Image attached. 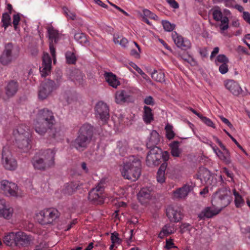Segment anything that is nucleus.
<instances>
[{
	"instance_id": "1",
	"label": "nucleus",
	"mask_w": 250,
	"mask_h": 250,
	"mask_svg": "<svg viewBox=\"0 0 250 250\" xmlns=\"http://www.w3.org/2000/svg\"><path fill=\"white\" fill-rule=\"evenodd\" d=\"M229 189L222 188L214 194L211 200L213 207H206L198 215L200 219L209 218L217 215L221 208L228 206L230 203Z\"/></svg>"
},
{
	"instance_id": "2",
	"label": "nucleus",
	"mask_w": 250,
	"mask_h": 250,
	"mask_svg": "<svg viewBox=\"0 0 250 250\" xmlns=\"http://www.w3.org/2000/svg\"><path fill=\"white\" fill-rule=\"evenodd\" d=\"M55 119L51 110L47 108L40 110L35 125V131L39 134L44 135L47 131V127L55 125Z\"/></svg>"
},
{
	"instance_id": "3",
	"label": "nucleus",
	"mask_w": 250,
	"mask_h": 250,
	"mask_svg": "<svg viewBox=\"0 0 250 250\" xmlns=\"http://www.w3.org/2000/svg\"><path fill=\"white\" fill-rule=\"evenodd\" d=\"M141 161L133 158L132 160L124 164L121 171L122 175L126 179L135 181L141 175Z\"/></svg>"
},
{
	"instance_id": "4",
	"label": "nucleus",
	"mask_w": 250,
	"mask_h": 250,
	"mask_svg": "<svg viewBox=\"0 0 250 250\" xmlns=\"http://www.w3.org/2000/svg\"><path fill=\"white\" fill-rule=\"evenodd\" d=\"M149 152L146 158V164L149 167L158 166L161 163V159L166 162L169 158V152L167 151H163L159 147L148 148Z\"/></svg>"
},
{
	"instance_id": "5",
	"label": "nucleus",
	"mask_w": 250,
	"mask_h": 250,
	"mask_svg": "<svg viewBox=\"0 0 250 250\" xmlns=\"http://www.w3.org/2000/svg\"><path fill=\"white\" fill-rule=\"evenodd\" d=\"M105 180L102 179L97 184L96 187L91 189L89 192L88 200L94 204H102L104 202V198L103 195Z\"/></svg>"
},
{
	"instance_id": "6",
	"label": "nucleus",
	"mask_w": 250,
	"mask_h": 250,
	"mask_svg": "<svg viewBox=\"0 0 250 250\" xmlns=\"http://www.w3.org/2000/svg\"><path fill=\"white\" fill-rule=\"evenodd\" d=\"M59 216L60 213L57 209L53 208H47L40 213L38 220L43 225L50 224L59 218Z\"/></svg>"
},
{
	"instance_id": "7",
	"label": "nucleus",
	"mask_w": 250,
	"mask_h": 250,
	"mask_svg": "<svg viewBox=\"0 0 250 250\" xmlns=\"http://www.w3.org/2000/svg\"><path fill=\"white\" fill-rule=\"evenodd\" d=\"M18 187L12 182L3 180L0 182V191L7 197H17Z\"/></svg>"
},
{
	"instance_id": "8",
	"label": "nucleus",
	"mask_w": 250,
	"mask_h": 250,
	"mask_svg": "<svg viewBox=\"0 0 250 250\" xmlns=\"http://www.w3.org/2000/svg\"><path fill=\"white\" fill-rule=\"evenodd\" d=\"M1 155L2 164L5 169L10 170H15L17 167V161L12 158L8 146H5L3 147Z\"/></svg>"
},
{
	"instance_id": "9",
	"label": "nucleus",
	"mask_w": 250,
	"mask_h": 250,
	"mask_svg": "<svg viewBox=\"0 0 250 250\" xmlns=\"http://www.w3.org/2000/svg\"><path fill=\"white\" fill-rule=\"evenodd\" d=\"M54 84L50 79L41 83L38 89V98L41 100L46 99L55 89L53 87Z\"/></svg>"
},
{
	"instance_id": "10",
	"label": "nucleus",
	"mask_w": 250,
	"mask_h": 250,
	"mask_svg": "<svg viewBox=\"0 0 250 250\" xmlns=\"http://www.w3.org/2000/svg\"><path fill=\"white\" fill-rule=\"evenodd\" d=\"M31 137L30 133H26L25 135L16 136L15 141L18 147L24 152H27L31 148Z\"/></svg>"
},
{
	"instance_id": "11",
	"label": "nucleus",
	"mask_w": 250,
	"mask_h": 250,
	"mask_svg": "<svg viewBox=\"0 0 250 250\" xmlns=\"http://www.w3.org/2000/svg\"><path fill=\"white\" fill-rule=\"evenodd\" d=\"M14 46L12 43H8L5 45L4 49L0 57V63L3 65L10 63L13 60Z\"/></svg>"
},
{
	"instance_id": "12",
	"label": "nucleus",
	"mask_w": 250,
	"mask_h": 250,
	"mask_svg": "<svg viewBox=\"0 0 250 250\" xmlns=\"http://www.w3.org/2000/svg\"><path fill=\"white\" fill-rule=\"evenodd\" d=\"M95 114L97 118L106 122L109 118V109L107 104L102 101L99 102L95 106Z\"/></svg>"
},
{
	"instance_id": "13",
	"label": "nucleus",
	"mask_w": 250,
	"mask_h": 250,
	"mask_svg": "<svg viewBox=\"0 0 250 250\" xmlns=\"http://www.w3.org/2000/svg\"><path fill=\"white\" fill-rule=\"evenodd\" d=\"M20 83L17 80H10L6 82L4 87L5 96L8 98L14 97L18 92Z\"/></svg>"
},
{
	"instance_id": "14",
	"label": "nucleus",
	"mask_w": 250,
	"mask_h": 250,
	"mask_svg": "<svg viewBox=\"0 0 250 250\" xmlns=\"http://www.w3.org/2000/svg\"><path fill=\"white\" fill-rule=\"evenodd\" d=\"M55 151L51 149L41 150L39 152L40 157L47 163L46 165L50 167H54L55 165Z\"/></svg>"
},
{
	"instance_id": "15",
	"label": "nucleus",
	"mask_w": 250,
	"mask_h": 250,
	"mask_svg": "<svg viewBox=\"0 0 250 250\" xmlns=\"http://www.w3.org/2000/svg\"><path fill=\"white\" fill-rule=\"evenodd\" d=\"M91 140L86 137L79 135L77 137L71 142V146L77 150L82 151L85 149Z\"/></svg>"
},
{
	"instance_id": "16",
	"label": "nucleus",
	"mask_w": 250,
	"mask_h": 250,
	"mask_svg": "<svg viewBox=\"0 0 250 250\" xmlns=\"http://www.w3.org/2000/svg\"><path fill=\"white\" fill-rule=\"evenodd\" d=\"M172 39L176 46L183 50H186L191 47V43L188 40H184L175 31L172 33Z\"/></svg>"
},
{
	"instance_id": "17",
	"label": "nucleus",
	"mask_w": 250,
	"mask_h": 250,
	"mask_svg": "<svg viewBox=\"0 0 250 250\" xmlns=\"http://www.w3.org/2000/svg\"><path fill=\"white\" fill-rule=\"evenodd\" d=\"M152 188L151 187H145L141 189L137 194L138 199L142 204L147 203L152 196Z\"/></svg>"
},
{
	"instance_id": "18",
	"label": "nucleus",
	"mask_w": 250,
	"mask_h": 250,
	"mask_svg": "<svg viewBox=\"0 0 250 250\" xmlns=\"http://www.w3.org/2000/svg\"><path fill=\"white\" fill-rule=\"evenodd\" d=\"M166 214L170 221L173 222H179L183 216L180 209L170 207L167 209Z\"/></svg>"
},
{
	"instance_id": "19",
	"label": "nucleus",
	"mask_w": 250,
	"mask_h": 250,
	"mask_svg": "<svg viewBox=\"0 0 250 250\" xmlns=\"http://www.w3.org/2000/svg\"><path fill=\"white\" fill-rule=\"evenodd\" d=\"M225 86L234 96L242 94V90L240 85L234 80H228L225 82Z\"/></svg>"
},
{
	"instance_id": "20",
	"label": "nucleus",
	"mask_w": 250,
	"mask_h": 250,
	"mask_svg": "<svg viewBox=\"0 0 250 250\" xmlns=\"http://www.w3.org/2000/svg\"><path fill=\"white\" fill-rule=\"evenodd\" d=\"M51 68V59L48 54H44L42 57V66L40 71L42 77H46L49 74Z\"/></svg>"
},
{
	"instance_id": "21",
	"label": "nucleus",
	"mask_w": 250,
	"mask_h": 250,
	"mask_svg": "<svg viewBox=\"0 0 250 250\" xmlns=\"http://www.w3.org/2000/svg\"><path fill=\"white\" fill-rule=\"evenodd\" d=\"M132 100V96L128 90L118 91L115 94V102L118 104L131 102Z\"/></svg>"
},
{
	"instance_id": "22",
	"label": "nucleus",
	"mask_w": 250,
	"mask_h": 250,
	"mask_svg": "<svg viewBox=\"0 0 250 250\" xmlns=\"http://www.w3.org/2000/svg\"><path fill=\"white\" fill-rule=\"evenodd\" d=\"M17 247L21 248L23 247L28 246L31 241L29 235L22 231L17 232Z\"/></svg>"
},
{
	"instance_id": "23",
	"label": "nucleus",
	"mask_w": 250,
	"mask_h": 250,
	"mask_svg": "<svg viewBox=\"0 0 250 250\" xmlns=\"http://www.w3.org/2000/svg\"><path fill=\"white\" fill-rule=\"evenodd\" d=\"M192 189L193 187L191 185H185L182 187L173 191V197L176 199L185 198Z\"/></svg>"
},
{
	"instance_id": "24",
	"label": "nucleus",
	"mask_w": 250,
	"mask_h": 250,
	"mask_svg": "<svg viewBox=\"0 0 250 250\" xmlns=\"http://www.w3.org/2000/svg\"><path fill=\"white\" fill-rule=\"evenodd\" d=\"M17 232H11L6 234L3 237V243L12 248L17 247Z\"/></svg>"
},
{
	"instance_id": "25",
	"label": "nucleus",
	"mask_w": 250,
	"mask_h": 250,
	"mask_svg": "<svg viewBox=\"0 0 250 250\" xmlns=\"http://www.w3.org/2000/svg\"><path fill=\"white\" fill-rule=\"evenodd\" d=\"M160 142V137L159 133L156 130H152L150 134L148 142L146 143L147 148H154L157 147V145Z\"/></svg>"
},
{
	"instance_id": "26",
	"label": "nucleus",
	"mask_w": 250,
	"mask_h": 250,
	"mask_svg": "<svg viewBox=\"0 0 250 250\" xmlns=\"http://www.w3.org/2000/svg\"><path fill=\"white\" fill-rule=\"evenodd\" d=\"M93 134V127L89 124H85L80 128L79 135L91 140Z\"/></svg>"
},
{
	"instance_id": "27",
	"label": "nucleus",
	"mask_w": 250,
	"mask_h": 250,
	"mask_svg": "<svg viewBox=\"0 0 250 250\" xmlns=\"http://www.w3.org/2000/svg\"><path fill=\"white\" fill-rule=\"evenodd\" d=\"M2 207L0 208V217H3L6 219H10L13 214V208L4 204V201H0Z\"/></svg>"
},
{
	"instance_id": "28",
	"label": "nucleus",
	"mask_w": 250,
	"mask_h": 250,
	"mask_svg": "<svg viewBox=\"0 0 250 250\" xmlns=\"http://www.w3.org/2000/svg\"><path fill=\"white\" fill-rule=\"evenodd\" d=\"M180 142L174 141L169 144L171 155L174 157H180L182 153V149L179 147Z\"/></svg>"
},
{
	"instance_id": "29",
	"label": "nucleus",
	"mask_w": 250,
	"mask_h": 250,
	"mask_svg": "<svg viewBox=\"0 0 250 250\" xmlns=\"http://www.w3.org/2000/svg\"><path fill=\"white\" fill-rule=\"evenodd\" d=\"M104 76L105 81L110 86L114 88H117L120 84V82L118 80L116 76L112 72H105Z\"/></svg>"
},
{
	"instance_id": "30",
	"label": "nucleus",
	"mask_w": 250,
	"mask_h": 250,
	"mask_svg": "<svg viewBox=\"0 0 250 250\" xmlns=\"http://www.w3.org/2000/svg\"><path fill=\"white\" fill-rule=\"evenodd\" d=\"M83 184L80 182H71L67 184L65 188V193L68 195H71L82 188Z\"/></svg>"
},
{
	"instance_id": "31",
	"label": "nucleus",
	"mask_w": 250,
	"mask_h": 250,
	"mask_svg": "<svg viewBox=\"0 0 250 250\" xmlns=\"http://www.w3.org/2000/svg\"><path fill=\"white\" fill-rule=\"evenodd\" d=\"M32 164L35 169L41 170H45L50 168L49 166L46 165L47 163L41 157L39 158L35 157L32 160Z\"/></svg>"
},
{
	"instance_id": "32",
	"label": "nucleus",
	"mask_w": 250,
	"mask_h": 250,
	"mask_svg": "<svg viewBox=\"0 0 250 250\" xmlns=\"http://www.w3.org/2000/svg\"><path fill=\"white\" fill-rule=\"evenodd\" d=\"M198 178L206 183L210 184V179L212 177L210 172L206 168L202 167L199 168L197 175Z\"/></svg>"
},
{
	"instance_id": "33",
	"label": "nucleus",
	"mask_w": 250,
	"mask_h": 250,
	"mask_svg": "<svg viewBox=\"0 0 250 250\" xmlns=\"http://www.w3.org/2000/svg\"><path fill=\"white\" fill-rule=\"evenodd\" d=\"M143 119L146 124H150L154 121V115L150 107L146 105L144 107Z\"/></svg>"
},
{
	"instance_id": "34",
	"label": "nucleus",
	"mask_w": 250,
	"mask_h": 250,
	"mask_svg": "<svg viewBox=\"0 0 250 250\" xmlns=\"http://www.w3.org/2000/svg\"><path fill=\"white\" fill-rule=\"evenodd\" d=\"M71 80L76 83L82 84L83 81V75L78 69L73 70L70 74Z\"/></svg>"
},
{
	"instance_id": "35",
	"label": "nucleus",
	"mask_w": 250,
	"mask_h": 250,
	"mask_svg": "<svg viewBox=\"0 0 250 250\" xmlns=\"http://www.w3.org/2000/svg\"><path fill=\"white\" fill-rule=\"evenodd\" d=\"M47 33L49 43L54 42V44H57L60 40V34L57 30L53 27H48Z\"/></svg>"
},
{
	"instance_id": "36",
	"label": "nucleus",
	"mask_w": 250,
	"mask_h": 250,
	"mask_svg": "<svg viewBox=\"0 0 250 250\" xmlns=\"http://www.w3.org/2000/svg\"><path fill=\"white\" fill-rule=\"evenodd\" d=\"M167 166V162H164L160 166L157 172V179L159 183H163L165 181V170Z\"/></svg>"
},
{
	"instance_id": "37",
	"label": "nucleus",
	"mask_w": 250,
	"mask_h": 250,
	"mask_svg": "<svg viewBox=\"0 0 250 250\" xmlns=\"http://www.w3.org/2000/svg\"><path fill=\"white\" fill-rule=\"evenodd\" d=\"M211 148L219 158L224 163L227 165L231 163L230 158L225 155L224 153L221 151L218 148L216 147L215 146H211Z\"/></svg>"
},
{
	"instance_id": "38",
	"label": "nucleus",
	"mask_w": 250,
	"mask_h": 250,
	"mask_svg": "<svg viewBox=\"0 0 250 250\" xmlns=\"http://www.w3.org/2000/svg\"><path fill=\"white\" fill-rule=\"evenodd\" d=\"M74 39L77 42L83 45H87L89 44L86 35L83 33L79 32L75 34Z\"/></svg>"
},
{
	"instance_id": "39",
	"label": "nucleus",
	"mask_w": 250,
	"mask_h": 250,
	"mask_svg": "<svg viewBox=\"0 0 250 250\" xmlns=\"http://www.w3.org/2000/svg\"><path fill=\"white\" fill-rule=\"evenodd\" d=\"M51 138L57 139L61 136V130L60 127L54 126L51 127H47V132Z\"/></svg>"
},
{
	"instance_id": "40",
	"label": "nucleus",
	"mask_w": 250,
	"mask_h": 250,
	"mask_svg": "<svg viewBox=\"0 0 250 250\" xmlns=\"http://www.w3.org/2000/svg\"><path fill=\"white\" fill-rule=\"evenodd\" d=\"M165 73L160 71L158 72L156 70H154L153 72L151 73V77L155 81L158 82H165Z\"/></svg>"
},
{
	"instance_id": "41",
	"label": "nucleus",
	"mask_w": 250,
	"mask_h": 250,
	"mask_svg": "<svg viewBox=\"0 0 250 250\" xmlns=\"http://www.w3.org/2000/svg\"><path fill=\"white\" fill-rule=\"evenodd\" d=\"M26 133H29L28 128L25 125L21 124L19 125L16 130L14 131V134L16 138L17 135H25Z\"/></svg>"
},
{
	"instance_id": "42",
	"label": "nucleus",
	"mask_w": 250,
	"mask_h": 250,
	"mask_svg": "<svg viewBox=\"0 0 250 250\" xmlns=\"http://www.w3.org/2000/svg\"><path fill=\"white\" fill-rule=\"evenodd\" d=\"M51 81L53 83L54 86L53 87L55 89H57L61 84L62 82V74L61 72L58 71L56 73L55 77L54 80H51Z\"/></svg>"
},
{
	"instance_id": "43",
	"label": "nucleus",
	"mask_w": 250,
	"mask_h": 250,
	"mask_svg": "<svg viewBox=\"0 0 250 250\" xmlns=\"http://www.w3.org/2000/svg\"><path fill=\"white\" fill-rule=\"evenodd\" d=\"M233 194L235 196V204L237 208H239L242 206L244 203V200L239 193L236 191L235 189L233 190Z\"/></svg>"
},
{
	"instance_id": "44",
	"label": "nucleus",
	"mask_w": 250,
	"mask_h": 250,
	"mask_svg": "<svg viewBox=\"0 0 250 250\" xmlns=\"http://www.w3.org/2000/svg\"><path fill=\"white\" fill-rule=\"evenodd\" d=\"M66 62L68 64H75L77 58L74 53L71 51H67L65 53Z\"/></svg>"
},
{
	"instance_id": "45",
	"label": "nucleus",
	"mask_w": 250,
	"mask_h": 250,
	"mask_svg": "<svg viewBox=\"0 0 250 250\" xmlns=\"http://www.w3.org/2000/svg\"><path fill=\"white\" fill-rule=\"evenodd\" d=\"M213 19L217 21H221L223 17V14L219 7L211 9Z\"/></svg>"
},
{
	"instance_id": "46",
	"label": "nucleus",
	"mask_w": 250,
	"mask_h": 250,
	"mask_svg": "<svg viewBox=\"0 0 250 250\" xmlns=\"http://www.w3.org/2000/svg\"><path fill=\"white\" fill-rule=\"evenodd\" d=\"M166 137L168 140L172 139L175 136V133L173 130V126L167 124L165 126Z\"/></svg>"
},
{
	"instance_id": "47",
	"label": "nucleus",
	"mask_w": 250,
	"mask_h": 250,
	"mask_svg": "<svg viewBox=\"0 0 250 250\" xmlns=\"http://www.w3.org/2000/svg\"><path fill=\"white\" fill-rule=\"evenodd\" d=\"M2 26L6 29L9 25L11 24V18L9 14L4 13L2 14Z\"/></svg>"
},
{
	"instance_id": "48",
	"label": "nucleus",
	"mask_w": 250,
	"mask_h": 250,
	"mask_svg": "<svg viewBox=\"0 0 250 250\" xmlns=\"http://www.w3.org/2000/svg\"><path fill=\"white\" fill-rule=\"evenodd\" d=\"M114 42L115 43H119L124 47H125L126 44L128 43V41L126 38L123 37L121 38L119 36H118V37L114 36Z\"/></svg>"
},
{
	"instance_id": "49",
	"label": "nucleus",
	"mask_w": 250,
	"mask_h": 250,
	"mask_svg": "<svg viewBox=\"0 0 250 250\" xmlns=\"http://www.w3.org/2000/svg\"><path fill=\"white\" fill-rule=\"evenodd\" d=\"M221 25L220 26V29L222 31H225L229 28V18L227 17H222L221 21Z\"/></svg>"
},
{
	"instance_id": "50",
	"label": "nucleus",
	"mask_w": 250,
	"mask_h": 250,
	"mask_svg": "<svg viewBox=\"0 0 250 250\" xmlns=\"http://www.w3.org/2000/svg\"><path fill=\"white\" fill-rule=\"evenodd\" d=\"M162 24L164 29L166 31L168 32L172 31L175 27L174 24H171L169 21H163Z\"/></svg>"
},
{
	"instance_id": "51",
	"label": "nucleus",
	"mask_w": 250,
	"mask_h": 250,
	"mask_svg": "<svg viewBox=\"0 0 250 250\" xmlns=\"http://www.w3.org/2000/svg\"><path fill=\"white\" fill-rule=\"evenodd\" d=\"M111 240L113 244H120L122 242V239L119 237V233L115 231L111 233Z\"/></svg>"
},
{
	"instance_id": "52",
	"label": "nucleus",
	"mask_w": 250,
	"mask_h": 250,
	"mask_svg": "<svg viewBox=\"0 0 250 250\" xmlns=\"http://www.w3.org/2000/svg\"><path fill=\"white\" fill-rule=\"evenodd\" d=\"M229 62V61L228 58L224 54H220L218 55L216 59V64H218L217 62L224 64V63H228Z\"/></svg>"
},
{
	"instance_id": "53",
	"label": "nucleus",
	"mask_w": 250,
	"mask_h": 250,
	"mask_svg": "<svg viewBox=\"0 0 250 250\" xmlns=\"http://www.w3.org/2000/svg\"><path fill=\"white\" fill-rule=\"evenodd\" d=\"M201 121L205 123L206 125H207L208 126L212 127L213 128H215V126L214 125V124L212 122V121L209 119V118L203 116L202 115L199 118Z\"/></svg>"
},
{
	"instance_id": "54",
	"label": "nucleus",
	"mask_w": 250,
	"mask_h": 250,
	"mask_svg": "<svg viewBox=\"0 0 250 250\" xmlns=\"http://www.w3.org/2000/svg\"><path fill=\"white\" fill-rule=\"evenodd\" d=\"M173 228L170 227L169 225H166L162 228L163 232L167 236L173 233L172 230Z\"/></svg>"
},
{
	"instance_id": "55",
	"label": "nucleus",
	"mask_w": 250,
	"mask_h": 250,
	"mask_svg": "<svg viewBox=\"0 0 250 250\" xmlns=\"http://www.w3.org/2000/svg\"><path fill=\"white\" fill-rule=\"evenodd\" d=\"M144 15L146 17H148L149 18H151L153 20H157L158 19V17L155 14L152 13L150 10L148 9H144L143 10Z\"/></svg>"
},
{
	"instance_id": "56",
	"label": "nucleus",
	"mask_w": 250,
	"mask_h": 250,
	"mask_svg": "<svg viewBox=\"0 0 250 250\" xmlns=\"http://www.w3.org/2000/svg\"><path fill=\"white\" fill-rule=\"evenodd\" d=\"M228 135V136L231 139V140L235 144V145L241 150H242L245 153V150L243 149L242 146L238 143L237 140L234 138L226 129L223 130Z\"/></svg>"
},
{
	"instance_id": "57",
	"label": "nucleus",
	"mask_w": 250,
	"mask_h": 250,
	"mask_svg": "<svg viewBox=\"0 0 250 250\" xmlns=\"http://www.w3.org/2000/svg\"><path fill=\"white\" fill-rule=\"evenodd\" d=\"M55 44H54V42L49 43L50 52L51 56H52L54 63L55 62V61H56V58H55V57H56L55 52H55V48L54 47Z\"/></svg>"
},
{
	"instance_id": "58",
	"label": "nucleus",
	"mask_w": 250,
	"mask_h": 250,
	"mask_svg": "<svg viewBox=\"0 0 250 250\" xmlns=\"http://www.w3.org/2000/svg\"><path fill=\"white\" fill-rule=\"evenodd\" d=\"M20 21V17L19 14L14 15L13 18V24L15 30L17 29V26Z\"/></svg>"
},
{
	"instance_id": "59",
	"label": "nucleus",
	"mask_w": 250,
	"mask_h": 250,
	"mask_svg": "<svg viewBox=\"0 0 250 250\" xmlns=\"http://www.w3.org/2000/svg\"><path fill=\"white\" fill-rule=\"evenodd\" d=\"M219 70L222 74L226 73L228 71V65L227 63H224V64H221L219 67Z\"/></svg>"
},
{
	"instance_id": "60",
	"label": "nucleus",
	"mask_w": 250,
	"mask_h": 250,
	"mask_svg": "<svg viewBox=\"0 0 250 250\" xmlns=\"http://www.w3.org/2000/svg\"><path fill=\"white\" fill-rule=\"evenodd\" d=\"M218 144L223 150L224 151L223 152L224 153V155L230 158V154L229 150L225 147L222 142L220 141Z\"/></svg>"
},
{
	"instance_id": "61",
	"label": "nucleus",
	"mask_w": 250,
	"mask_h": 250,
	"mask_svg": "<svg viewBox=\"0 0 250 250\" xmlns=\"http://www.w3.org/2000/svg\"><path fill=\"white\" fill-rule=\"evenodd\" d=\"M175 247L174 246V243H173V240L171 239H167L166 240V244L165 246V248L167 250H169L172 248Z\"/></svg>"
},
{
	"instance_id": "62",
	"label": "nucleus",
	"mask_w": 250,
	"mask_h": 250,
	"mask_svg": "<svg viewBox=\"0 0 250 250\" xmlns=\"http://www.w3.org/2000/svg\"><path fill=\"white\" fill-rule=\"evenodd\" d=\"M219 118L221 119V120L224 124H225L226 125H227L230 129H233L234 128L233 125L231 124V123L229 121L228 119H227V118L224 117L222 116H219Z\"/></svg>"
},
{
	"instance_id": "63",
	"label": "nucleus",
	"mask_w": 250,
	"mask_h": 250,
	"mask_svg": "<svg viewBox=\"0 0 250 250\" xmlns=\"http://www.w3.org/2000/svg\"><path fill=\"white\" fill-rule=\"evenodd\" d=\"M166 1L173 8L177 9L179 7L178 3L175 0H166Z\"/></svg>"
},
{
	"instance_id": "64",
	"label": "nucleus",
	"mask_w": 250,
	"mask_h": 250,
	"mask_svg": "<svg viewBox=\"0 0 250 250\" xmlns=\"http://www.w3.org/2000/svg\"><path fill=\"white\" fill-rule=\"evenodd\" d=\"M144 103L147 105H153L154 104L153 98L151 96L146 97L144 100Z\"/></svg>"
}]
</instances>
